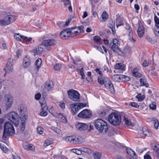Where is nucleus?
<instances>
[{
	"label": "nucleus",
	"mask_w": 159,
	"mask_h": 159,
	"mask_svg": "<svg viewBox=\"0 0 159 159\" xmlns=\"http://www.w3.org/2000/svg\"><path fill=\"white\" fill-rule=\"evenodd\" d=\"M15 134V130L13 126L9 122L5 123L4 125V129L2 137L3 140H7L9 136H12Z\"/></svg>",
	"instance_id": "f257e3e1"
},
{
	"label": "nucleus",
	"mask_w": 159,
	"mask_h": 159,
	"mask_svg": "<svg viewBox=\"0 0 159 159\" xmlns=\"http://www.w3.org/2000/svg\"><path fill=\"white\" fill-rule=\"evenodd\" d=\"M94 125L97 129L99 132L105 134L108 131L109 127L107 123L101 119H98L95 120Z\"/></svg>",
	"instance_id": "f03ea898"
},
{
	"label": "nucleus",
	"mask_w": 159,
	"mask_h": 159,
	"mask_svg": "<svg viewBox=\"0 0 159 159\" xmlns=\"http://www.w3.org/2000/svg\"><path fill=\"white\" fill-rule=\"evenodd\" d=\"M109 122L113 125H119L121 121V118L119 114L116 113H111L108 116Z\"/></svg>",
	"instance_id": "7ed1b4c3"
},
{
	"label": "nucleus",
	"mask_w": 159,
	"mask_h": 159,
	"mask_svg": "<svg viewBox=\"0 0 159 159\" xmlns=\"http://www.w3.org/2000/svg\"><path fill=\"white\" fill-rule=\"evenodd\" d=\"M86 104L79 103L70 104L69 107L73 114L76 115L80 109L86 107Z\"/></svg>",
	"instance_id": "20e7f679"
},
{
	"label": "nucleus",
	"mask_w": 159,
	"mask_h": 159,
	"mask_svg": "<svg viewBox=\"0 0 159 159\" xmlns=\"http://www.w3.org/2000/svg\"><path fill=\"white\" fill-rule=\"evenodd\" d=\"M67 93L69 97L75 102H79L80 99V95L77 91L70 89L68 91Z\"/></svg>",
	"instance_id": "39448f33"
},
{
	"label": "nucleus",
	"mask_w": 159,
	"mask_h": 159,
	"mask_svg": "<svg viewBox=\"0 0 159 159\" xmlns=\"http://www.w3.org/2000/svg\"><path fill=\"white\" fill-rule=\"evenodd\" d=\"M8 120L14 124L16 126H17L19 122V117L17 113L15 111H11L7 115Z\"/></svg>",
	"instance_id": "423d86ee"
},
{
	"label": "nucleus",
	"mask_w": 159,
	"mask_h": 159,
	"mask_svg": "<svg viewBox=\"0 0 159 159\" xmlns=\"http://www.w3.org/2000/svg\"><path fill=\"white\" fill-rule=\"evenodd\" d=\"M15 19V16L11 15H8L5 17L4 19L0 20V25H8L12 23Z\"/></svg>",
	"instance_id": "0eeeda50"
},
{
	"label": "nucleus",
	"mask_w": 159,
	"mask_h": 159,
	"mask_svg": "<svg viewBox=\"0 0 159 159\" xmlns=\"http://www.w3.org/2000/svg\"><path fill=\"white\" fill-rule=\"evenodd\" d=\"M18 111L20 115V118L21 119V125L20 127V130L23 131L25 128V120L28 118L27 115L24 114V111L21 109H18Z\"/></svg>",
	"instance_id": "6e6552de"
},
{
	"label": "nucleus",
	"mask_w": 159,
	"mask_h": 159,
	"mask_svg": "<svg viewBox=\"0 0 159 159\" xmlns=\"http://www.w3.org/2000/svg\"><path fill=\"white\" fill-rule=\"evenodd\" d=\"M112 79L114 81L120 82L129 81V78L124 75L116 74L112 76Z\"/></svg>",
	"instance_id": "1a4fd4ad"
},
{
	"label": "nucleus",
	"mask_w": 159,
	"mask_h": 159,
	"mask_svg": "<svg viewBox=\"0 0 159 159\" xmlns=\"http://www.w3.org/2000/svg\"><path fill=\"white\" fill-rule=\"evenodd\" d=\"M57 43L56 41L53 39H49L43 40L41 43V45L46 48L48 47L53 46Z\"/></svg>",
	"instance_id": "9d476101"
},
{
	"label": "nucleus",
	"mask_w": 159,
	"mask_h": 159,
	"mask_svg": "<svg viewBox=\"0 0 159 159\" xmlns=\"http://www.w3.org/2000/svg\"><path fill=\"white\" fill-rule=\"evenodd\" d=\"M78 116L79 117L84 118H89L92 116V112L90 110L85 109L80 112Z\"/></svg>",
	"instance_id": "9b49d317"
},
{
	"label": "nucleus",
	"mask_w": 159,
	"mask_h": 159,
	"mask_svg": "<svg viewBox=\"0 0 159 159\" xmlns=\"http://www.w3.org/2000/svg\"><path fill=\"white\" fill-rule=\"evenodd\" d=\"M5 98L6 108L9 109L11 107L13 104V98L11 95L8 94L6 95Z\"/></svg>",
	"instance_id": "f8f14e48"
},
{
	"label": "nucleus",
	"mask_w": 159,
	"mask_h": 159,
	"mask_svg": "<svg viewBox=\"0 0 159 159\" xmlns=\"http://www.w3.org/2000/svg\"><path fill=\"white\" fill-rule=\"evenodd\" d=\"M70 28L64 29L62 30L60 33V35L61 38L64 39L71 37L70 33Z\"/></svg>",
	"instance_id": "ddd939ff"
},
{
	"label": "nucleus",
	"mask_w": 159,
	"mask_h": 159,
	"mask_svg": "<svg viewBox=\"0 0 159 159\" xmlns=\"http://www.w3.org/2000/svg\"><path fill=\"white\" fill-rule=\"evenodd\" d=\"M13 60L11 58H9L8 60L5 68V70L7 73H10L12 71L13 67L12 65Z\"/></svg>",
	"instance_id": "4468645a"
},
{
	"label": "nucleus",
	"mask_w": 159,
	"mask_h": 159,
	"mask_svg": "<svg viewBox=\"0 0 159 159\" xmlns=\"http://www.w3.org/2000/svg\"><path fill=\"white\" fill-rule=\"evenodd\" d=\"M14 38L17 41H21V39L28 42L30 41L32 39V38L31 37L28 38L23 35H20L19 33L15 34L14 35Z\"/></svg>",
	"instance_id": "2eb2a0df"
},
{
	"label": "nucleus",
	"mask_w": 159,
	"mask_h": 159,
	"mask_svg": "<svg viewBox=\"0 0 159 159\" xmlns=\"http://www.w3.org/2000/svg\"><path fill=\"white\" fill-rule=\"evenodd\" d=\"M70 29L71 37L77 35L81 33V31L77 28V27H73L70 28Z\"/></svg>",
	"instance_id": "dca6fc26"
},
{
	"label": "nucleus",
	"mask_w": 159,
	"mask_h": 159,
	"mask_svg": "<svg viewBox=\"0 0 159 159\" xmlns=\"http://www.w3.org/2000/svg\"><path fill=\"white\" fill-rule=\"evenodd\" d=\"M76 128L80 131L85 130L88 127V126L87 124L81 122L76 123Z\"/></svg>",
	"instance_id": "f3484780"
},
{
	"label": "nucleus",
	"mask_w": 159,
	"mask_h": 159,
	"mask_svg": "<svg viewBox=\"0 0 159 159\" xmlns=\"http://www.w3.org/2000/svg\"><path fill=\"white\" fill-rule=\"evenodd\" d=\"M126 29H128V34L129 40L132 42H135V40L133 36V32L131 28L129 25H128L126 26Z\"/></svg>",
	"instance_id": "a211bd4d"
},
{
	"label": "nucleus",
	"mask_w": 159,
	"mask_h": 159,
	"mask_svg": "<svg viewBox=\"0 0 159 159\" xmlns=\"http://www.w3.org/2000/svg\"><path fill=\"white\" fill-rule=\"evenodd\" d=\"M43 51V48L40 45L33 50L32 52L34 56L39 55L41 54Z\"/></svg>",
	"instance_id": "6ab92c4d"
},
{
	"label": "nucleus",
	"mask_w": 159,
	"mask_h": 159,
	"mask_svg": "<svg viewBox=\"0 0 159 159\" xmlns=\"http://www.w3.org/2000/svg\"><path fill=\"white\" fill-rule=\"evenodd\" d=\"M23 147L26 150H33L34 149V146L31 144H29L27 142H25L23 143Z\"/></svg>",
	"instance_id": "aec40b11"
},
{
	"label": "nucleus",
	"mask_w": 159,
	"mask_h": 159,
	"mask_svg": "<svg viewBox=\"0 0 159 159\" xmlns=\"http://www.w3.org/2000/svg\"><path fill=\"white\" fill-rule=\"evenodd\" d=\"M140 133L143 134L145 136L150 137L152 136V134L150 131L145 128H143L142 131L140 132Z\"/></svg>",
	"instance_id": "412c9836"
},
{
	"label": "nucleus",
	"mask_w": 159,
	"mask_h": 159,
	"mask_svg": "<svg viewBox=\"0 0 159 159\" xmlns=\"http://www.w3.org/2000/svg\"><path fill=\"white\" fill-rule=\"evenodd\" d=\"M131 48L128 46L125 47L122 53L123 55L125 56H129L131 53Z\"/></svg>",
	"instance_id": "4be33fe9"
},
{
	"label": "nucleus",
	"mask_w": 159,
	"mask_h": 159,
	"mask_svg": "<svg viewBox=\"0 0 159 159\" xmlns=\"http://www.w3.org/2000/svg\"><path fill=\"white\" fill-rule=\"evenodd\" d=\"M31 62L30 58L26 56L24 59L23 66L25 68L29 67L30 65Z\"/></svg>",
	"instance_id": "5701e85b"
},
{
	"label": "nucleus",
	"mask_w": 159,
	"mask_h": 159,
	"mask_svg": "<svg viewBox=\"0 0 159 159\" xmlns=\"http://www.w3.org/2000/svg\"><path fill=\"white\" fill-rule=\"evenodd\" d=\"M116 23L117 28L119 26L123 25V22L120 17L119 15H116Z\"/></svg>",
	"instance_id": "b1692460"
},
{
	"label": "nucleus",
	"mask_w": 159,
	"mask_h": 159,
	"mask_svg": "<svg viewBox=\"0 0 159 159\" xmlns=\"http://www.w3.org/2000/svg\"><path fill=\"white\" fill-rule=\"evenodd\" d=\"M72 143H80L81 142L80 140V138L78 136H72Z\"/></svg>",
	"instance_id": "393cba45"
},
{
	"label": "nucleus",
	"mask_w": 159,
	"mask_h": 159,
	"mask_svg": "<svg viewBox=\"0 0 159 159\" xmlns=\"http://www.w3.org/2000/svg\"><path fill=\"white\" fill-rule=\"evenodd\" d=\"M114 67L115 69L117 70H125V65L121 63H118L116 64L115 66Z\"/></svg>",
	"instance_id": "a878e982"
},
{
	"label": "nucleus",
	"mask_w": 159,
	"mask_h": 159,
	"mask_svg": "<svg viewBox=\"0 0 159 159\" xmlns=\"http://www.w3.org/2000/svg\"><path fill=\"white\" fill-rule=\"evenodd\" d=\"M126 150L127 153L128 154L132 156L133 158H136V157L135 155V153L134 151L129 148H127Z\"/></svg>",
	"instance_id": "bb28decb"
},
{
	"label": "nucleus",
	"mask_w": 159,
	"mask_h": 159,
	"mask_svg": "<svg viewBox=\"0 0 159 159\" xmlns=\"http://www.w3.org/2000/svg\"><path fill=\"white\" fill-rule=\"evenodd\" d=\"M153 150L155 153L156 157L159 158V145L157 144L153 148Z\"/></svg>",
	"instance_id": "cd10ccee"
},
{
	"label": "nucleus",
	"mask_w": 159,
	"mask_h": 159,
	"mask_svg": "<svg viewBox=\"0 0 159 159\" xmlns=\"http://www.w3.org/2000/svg\"><path fill=\"white\" fill-rule=\"evenodd\" d=\"M107 78L102 76H100L98 77V82L100 85H102L104 84L105 82V79Z\"/></svg>",
	"instance_id": "c85d7f7f"
},
{
	"label": "nucleus",
	"mask_w": 159,
	"mask_h": 159,
	"mask_svg": "<svg viewBox=\"0 0 159 159\" xmlns=\"http://www.w3.org/2000/svg\"><path fill=\"white\" fill-rule=\"evenodd\" d=\"M77 71L79 74H80L81 76V79L84 80L85 79V74L84 73V69L83 68L81 69H78L77 70Z\"/></svg>",
	"instance_id": "c756f323"
},
{
	"label": "nucleus",
	"mask_w": 159,
	"mask_h": 159,
	"mask_svg": "<svg viewBox=\"0 0 159 159\" xmlns=\"http://www.w3.org/2000/svg\"><path fill=\"white\" fill-rule=\"evenodd\" d=\"M117 44H111L110 46H111V48L112 50L114 52H117L119 50V45H117Z\"/></svg>",
	"instance_id": "7c9ffc66"
},
{
	"label": "nucleus",
	"mask_w": 159,
	"mask_h": 159,
	"mask_svg": "<svg viewBox=\"0 0 159 159\" xmlns=\"http://www.w3.org/2000/svg\"><path fill=\"white\" fill-rule=\"evenodd\" d=\"M93 156L95 159H100L102 156L101 152H96L93 154Z\"/></svg>",
	"instance_id": "2f4dec72"
},
{
	"label": "nucleus",
	"mask_w": 159,
	"mask_h": 159,
	"mask_svg": "<svg viewBox=\"0 0 159 159\" xmlns=\"http://www.w3.org/2000/svg\"><path fill=\"white\" fill-rule=\"evenodd\" d=\"M154 20L156 27L155 30H157L158 29L159 30V19L156 16H154Z\"/></svg>",
	"instance_id": "473e14b6"
},
{
	"label": "nucleus",
	"mask_w": 159,
	"mask_h": 159,
	"mask_svg": "<svg viewBox=\"0 0 159 159\" xmlns=\"http://www.w3.org/2000/svg\"><path fill=\"white\" fill-rule=\"evenodd\" d=\"M42 62V59L39 58H38L36 61L35 65L36 68L37 69H39L40 68Z\"/></svg>",
	"instance_id": "72a5a7b5"
},
{
	"label": "nucleus",
	"mask_w": 159,
	"mask_h": 159,
	"mask_svg": "<svg viewBox=\"0 0 159 159\" xmlns=\"http://www.w3.org/2000/svg\"><path fill=\"white\" fill-rule=\"evenodd\" d=\"M141 85L142 86H145L148 87L149 86V84L147 83H146V81L145 79L141 78L139 80Z\"/></svg>",
	"instance_id": "f704fd0d"
},
{
	"label": "nucleus",
	"mask_w": 159,
	"mask_h": 159,
	"mask_svg": "<svg viewBox=\"0 0 159 159\" xmlns=\"http://www.w3.org/2000/svg\"><path fill=\"white\" fill-rule=\"evenodd\" d=\"M152 120L154 126L156 129H157L159 127V123L158 120L155 118H153Z\"/></svg>",
	"instance_id": "c9c22d12"
},
{
	"label": "nucleus",
	"mask_w": 159,
	"mask_h": 159,
	"mask_svg": "<svg viewBox=\"0 0 159 159\" xmlns=\"http://www.w3.org/2000/svg\"><path fill=\"white\" fill-rule=\"evenodd\" d=\"M105 80V82L104 84L106 88H107L109 86H110V85L112 86V84L110 80L108 78H106Z\"/></svg>",
	"instance_id": "e433bc0d"
},
{
	"label": "nucleus",
	"mask_w": 159,
	"mask_h": 159,
	"mask_svg": "<svg viewBox=\"0 0 159 159\" xmlns=\"http://www.w3.org/2000/svg\"><path fill=\"white\" fill-rule=\"evenodd\" d=\"M50 128L54 131L59 134H61V131L57 127L52 126L50 127Z\"/></svg>",
	"instance_id": "4c0bfd02"
},
{
	"label": "nucleus",
	"mask_w": 159,
	"mask_h": 159,
	"mask_svg": "<svg viewBox=\"0 0 159 159\" xmlns=\"http://www.w3.org/2000/svg\"><path fill=\"white\" fill-rule=\"evenodd\" d=\"M139 27L138 28L137 31H141L144 32V28L142 25L141 22L140 20H139L138 22Z\"/></svg>",
	"instance_id": "58836bf2"
},
{
	"label": "nucleus",
	"mask_w": 159,
	"mask_h": 159,
	"mask_svg": "<svg viewBox=\"0 0 159 159\" xmlns=\"http://www.w3.org/2000/svg\"><path fill=\"white\" fill-rule=\"evenodd\" d=\"M136 98L139 101L141 102L143 101L145 98V96L142 95L141 93L138 94L136 96Z\"/></svg>",
	"instance_id": "ea45409f"
},
{
	"label": "nucleus",
	"mask_w": 159,
	"mask_h": 159,
	"mask_svg": "<svg viewBox=\"0 0 159 159\" xmlns=\"http://www.w3.org/2000/svg\"><path fill=\"white\" fill-rule=\"evenodd\" d=\"M115 21L114 20H112L109 24V27L111 29L113 32L114 31V29L115 28Z\"/></svg>",
	"instance_id": "a19ab883"
},
{
	"label": "nucleus",
	"mask_w": 159,
	"mask_h": 159,
	"mask_svg": "<svg viewBox=\"0 0 159 159\" xmlns=\"http://www.w3.org/2000/svg\"><path fill=\"white\" fill-rule=\"evenodd\" d=\"M58 118H60L62 119V122L64 123H66L67 122V120L66 118L61 113H60L58 115Z\"/></svg>",
	"instance_id": "79ce46f5"
},
{
	"label": "nucleus",
	"mask_w": 159,
	"mask_h": 159,
	"mask_svg": "<svg viewBox=\"0 0 159 159\" xmlns=\"http://www.w3.org/2000/svg\"><path fill=\"white\" fill-rule=\"evenodd\" d=\"M62 65L61 64H56L54 66V70L57 71L59 70L62 67Z\"/></svg>",
	"instance_id": "37998d69"
},
{
	"label": "nucleus",
	"mask_w": 159,
	"mask_h": 159,
	"mask_svg": "<svg viewBox=\"0 0 159 159\" xmlns=\"http://www.w3.org/2000/svg\"><path fill=\"white\" fill-rule=\"evenodd\" d=\"M72 136H67L64 138V140L66 142L72 143Z\"/></svg>",
	"instance_id": "c03bdc74"
},
{
	"label": "nucleus",
	"mask_w": 159,
	"mask_h": 159,
	"mask_svg": "<svg viewBox=\"0 0 159 159\" xmlns=\"http://www.w3.org/2000/svg\"><path fill=\"white\" fill-rule=\"evenodd\" d=\"M71 151L75 153L78 155H80L81 154V152L80 149L79 150L76 149H71Z\"/></svg>",
	"instance_id": "a18cd8bd"
},
{
	"label": "nucleus",
	"mask_w": 159,
	"mask_h": 159,
	"mask_svg": "<svg viewBox=\"0 0 159 159\" xmlns=\"http://www.w3.org/2000/svg\"><path fill=\"white\" fill-rule=\"evenodd\" d=\"M80 149L81 152H82L87 153H89L91 151V150L89 149L86 148H80Z\"/></svg>",
	"instance_id": "49530a36"
},
{
	"label": "nucleus",
	"mask_w": 159,
	"mask_h": 159,
	"mask_svg": "<svg viewBox=\"0 0 159 159\" xmlns=\"http://www.w3.org/2000/svg\"><path fill=\"white\" fill-rule=\"evenodd\" d=\"M102 19L105 20L108 18V16L107 12L105 11L102 13Z\"/></svg>",
	"instance_id": "de8ad7c7"
},
{
	"label": "nucleus",
	"mask_w": 159,
	"mask_h": 159,
	"mask_svg": "<svg viewBox=\"0 0 159 159\" xmlns=\"http://www.w3.org/2000/svg\"><path fill=\"white\" fill-rule=\"evenodd\" d=\"M107 89L112 93H113L114 92V89L112 84V86L111 85L109 86Z\"/></svg>",
	"instance_id": "09e8293b"
},
{
	"label": "nucleus",
	"mask_w": 159,
	"mask_h": 159,
	"mask_svg": "<svg viewBox=\"0 0 159 159\" xmlns=\"http://www.w3.org/2000/svg\"><path fill=\"white\" fill-rule=\"evenodd\" d=\"M101 39V38L99 36H96L93 37V40L95 42L98 43H100Z\"/></svg>",
	"instance_id": "8fccbe9b"
},
{
	"label": "nucleus",
	"mask_w": 159,
	"mask_h": 159,
	"mask_svg": "<svg viewBox=\"0 0 159 159\" xmlns=\"http://www.w3.org/2000/svg\"><path fill=\"white\" fill-rule=\"evenodd\" d=\"M149 107L152 110H155L156 108V105L154 102H152L150 104Z\"/></svg>",
	"instance_id": "3c124183"
},
{
	"label": "nucleus",
	"mask_w": 159,
	"mask_h": 159,
	"mask_svg": "<svg viewBox=\"0 0 159 159\" xmlns=\"http://www.w3.org/2000/svg\"><path fill=\"white\" fill-rule=\"evenodd\" d=\"M0 148L2 150L5 152H6L8 151V149L6 147H4L3 144L0 143Z\"/></svg>",
	"instance_id": "603ef678"
},
{
	"label": "nucleus",
	"mask_w": 159,
	"mask_h": 159,
	"mask_svg": "<svg viewBox=\"0 0 159 159\" xmlns=\"http://www.w3.org/2000/svg\"><path fill=\"white\" fill-rule=\"evenodd\" d=\"M46 88H47L48 91L50 90L52 88V86L51 85L49 81H47L46 84Z\"/></svg>",
	"instance_id": "864d4df0"
},
{
	"label": "nucleus",
	"mask_w": 159,
	"mask_h": 159,
	"mask_svg": "<svg viewBox=\"0 0 159 159\" xmlns=\"http://www.w3.org/2000/svg\"><path fill=\"white\" fill-rule=\"evenodd\" d=\"M124 120L125 121V124L127 125H131V121L129 120L128 118L124 117Z\"/></svg>",
	"instance_id": "5fc2aeb1"
},
{
	"label": "nucleus",
	"mask_w": 159,
	"mask_h": 159,
	"mask_svg": "<svg viewBox=\"0 0 159 159\" xmlns=\"http://www.w3.org/2000/svg\"><path fill=\"white\" fill-rule=\"evenodd\" d=\"M129 105L135 108L139 107V106L138 104L135 102H130L129 103Z\"/></svg>",
	"instance_id": "6e6d98bb"
},
{
	"label": "nucleus",
	"mask_w": 159,
	"mask_h": 159,
	"mask_svg": "<svg viewBox=\"0 0 159 159\" xmlns=\"http://www.w3.org/2000/svg\"><path fill=\"white\" fill-rule=\"evenodd\" d=\"M62 1L64 2V5L66 6L70 5L71 4L69 0H63Z\"/></svg>",
	"instance_id": "4d7b16f0"
},
{
	"label": "nucleus",
	"mask_w": 159,
	"mask_h": 159,
	"mask_svg": "<svg viewBox=\"0 0 159 159\" xmlns=\"http://www.w3.org/2000/svg\"><path fill=\"white\" fill-rule=\"evenodd\" d=\"M39 115L42 116H45L47 115V112L46 111V110H43L40 112Z\"/></svg>",
	"instance_id": "13d9d810"
},
{
	"label": "nucleus",
	"mask_w": 159,
	"mask_h": 159,
	"mask_svg": "<svg viewBox=\"0 0 159 159\" xmlns=\"http://www.w3.org/2000/svg\"><path fill=\"white\" fill-rule=\"evenodd\" d=\"M51 144V141L48 139H47L45 141L44 145L45 146H47L50 145Z\"/></svg>",
	"instance_id": "bf43d9fd"
},
{
	"label": "nucleus",
	"mask_w": 159,
	"mask_h": 159,
	"mask_svg": "<svg viewBox=\"0 0 159 159\" xmlns=\"http://www.w3.org/2000/svg\"><path fill=\"white\" fill-rule=\"evenodd\" d=\"M22 50L20 49L18 50L16 52V56L19 58L20 57V56L21 54H22Z\"/></svg>",
	"instance_id": "052dcab7"
},
{
	"label": "nucleus",
	"mask_w": 159,
	"mask_h": 159,
	"mask_svg": "<svg viewBox=\"0 0 159 159\" xmlns=\"http://www.w3.org/2000/svg\"><path fill=\"white\" fill-rule=\"evenodd\" d=\"M37 132L40 134H43V129L41 127H38L37 128Z\"/></svg>",
	"instance_id": "680f3d73"
},
{
	"label": "nucleus",
	"mask_w": 159,
	"mask_h": 159,
	"mask_svg": "<svg viewBox=\"0 0 159 159\" xmlns=\"http://www.w3.org/2000/svg\"><path fill=\"white\" fill-rule=\"evenodd\" d=\"M133 75L136 77H141L142 76V74L138 72L132 74Z\"/></svg>",
	"instance_id": "e2e57ef3"
},
{
	"label": "nucleus",
	"mask_w": 159,
	"mask_h": 159,
	"mask_svg": "<svg viewBox=\"0 0 159 159\" xmlns=\"http://www.w3.org/2000/svg\"><path fill=\"white\" fill-rule=\"evenodd\" d=\"M77 28L81 31V33H84V25H81L80 26L77 27Z\"/></svg>",
	"instance_id": "0e129e2a"
},
{
	"label": "nucleus",
	"mask_w": 159,
	"mask_h": 159,
	"mask_svg": "<svg viewBox=\"0 0 159 159\" xmlns=\"http://www.w3.org/2000/svg\"><path fill=\"white\" fill-rule=\"evenodd\" d=\"M113 43L111 44H117L116 46H117V45H119L120 44L119 43V41L118 40L116 39H114L113 40Z\"/></svg>",
	"instance_id": "69168bd1"
},
{
	"label": "nucleus",
	"mask_w": 159,
	"mask_h": 159,
	"mask_svg": "<svg viewBox=\"0 0 159 159\" xmlns=\"http://www.w3.org/2000/svg\"><path fill=\"white\" fill-rule=\"evenodd\" d=\"M41 107L42 110L43 111L46 110L48 109V107L47 105L45 103L41 105Z\"/></svg>",
	"instance_id": "338daca9"
},
{
	"label": "nucleus",
	"mask_w": 159,
	"mask_h": 159,
	"mask_svg": "<svg viewBox=\"0 0 159 159\" xmlns=\"http://www.w3.org/2000/svg\"><path fill=\"white\" fill-rule=\"evenodd\" d=\"M41 97V94L40 93H37L35 96V98L36 99L38 100L40 99Z\"/></svg>",
	"instance_id": "774afa93"
}]
</instances>
